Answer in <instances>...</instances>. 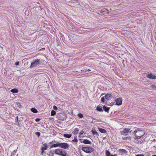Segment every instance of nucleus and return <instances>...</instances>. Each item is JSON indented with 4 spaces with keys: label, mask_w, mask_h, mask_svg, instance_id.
<instances>
[{
    "label": "nucleus",
    "mask_w": 156,
    "mask_h": 156,
    "mask_svg": "<svg viewBox=\"0 0 156 156\" xmlns=\"http://www.w3.org/2000/svg\"><path fill=\"white\" fill-rule=\"evenodd\" d=\"M133 134L134 135V138L136 140L144 138L147 134V133H146L145 131L142 128H135Z\"/></svg>",
    "instance_id": "nucleus-1"
},
{
    "label": "nucleus",
    "mask_w": 156,
    "mask_h": 156,
    "mask_svg": "<svg viewBox=\"0 0 156 156\" xmlns=\"http://www.w3.org/2000/svg\"><path fill=\"white\" fill-rule=\"evenodd\" d=\"M55 153L58 155L66 156V151L64 149H57L55 150Z\"/></svg>",
    "instance_id": "nucleus-2"
},
{
    "label": "nucleus",
    "mask_w": 156,
    "mask_h": 156,
    "mask_svg": "<svg viewBox=\"0 0 156 156\" xmlns=\"http://www.w3.org/2000/svg\"><path fill=\"white\" fill-rule=\"evenodd\" d=\"M81 150L86 153H90L93 152L94 149L93 148L89 147H84L81 148Z\"/></svg>",
    "instance_id": "nucleus-3"
},
{
    "label": "nucleus",
    "mask_w": 156,
    "mask_h": 156,
    "mask_svg": "<svg viewBox=\"0 0 156 156\" xmlns=\"http://www.w3.org/2000/svg\"><path fill=\"white\" fill-rule=\"evenodd\" d=\"M40 61V59H38L34 60L31 63V65L30 67V68H32L36 67L39 64Z\"/></svg>",
    "instance_id": "nucleus-4"
},
{
    "label": "nucleus",
    "mask_w": 156,
    "mask_h": 156,
    "mask_svg": "<svg viewBox=\"0 0 156 156\" xmlns=\"http://www.w3.org/2000/svg\"><path fill=\"white\" fill-rule=\"evenodd\" d=\"M69 147V145L66 143H60V147L62 148L68 149Z\"/></svg>",
    "instance_id": "nucleus-5"
},
{
    "label": "nucleus",
    "mask_w": 156,
    "mask_h": 156,
    "mask_svg": "<svg viewBox=\"0 0 156 156\" xmlns=\"http://www.w3.org/2000/svg\"><path fill=\"white\" fill-rule=\"evenodd\" d=\"M48 148V146L47 145V144L45 143L41 147V155H43V153L44 152V151L47 149Z\"/></svg>",
    "instance_id": "nucleus-6"
},
{
    "label": "nucleus",
    "mask_w": 156,
    "mask_h": 156,
    "mask_svg": "<svg viewBox=\"0 0 156 156\" xmlns=\"http://www.w3.org/2000/svg\"><path fill=\"white\" fill-rule=\"evenodd\" d=\"M116 104L118 106L121 105L122 104V100L120 98L116 99L115 100Z\"/></svg>",
    "instance_id": "nucleus-7"
},
{
    "label": "nucleus",
    "mask_w": 156,
    "mask_h": 156,
    "mask_svg": "<svg viewBox=\"0 0 156 156\" xmlns=\"http://www.w3.org/2000/svg\"><path fill=\"white\" fill-rule=\"evenodd\" d=\"M105 99L107 100H110L113 97L112 94H108L105 96Z\"/></svg>",
    "instance_id": "nucleus-8"
},
{
    "label": "nucleus",
    "mask_w": 156,
    "mask_h": 156,
    "mask_svg": "<svg viewBox=\"0 0 156 156\" xmlns=\"http://www.w3.org/2000/svg\"><path fill=\"white\" fill-rule=\"evenodd\" d=\"M131 130H130V129H129L128 128H125L124 129L123 131L122 132V135H124V133H130L131 132ZM125 135H126L125 134Z\"/></svg>",
    "instance_id": "nucleus-9"
},
{
    "label": "nucleus",
    "mask_w": 156,
    "mask_h": 156,
    "mask_svg": "<svg viewBox=\"0 0 156 156\" xmlns=\"http://www.w3.org/2000/svg\"><path fill=\"white\" fill-rule=\"evenodd\" d=\"M147 76L148 78L150 79H156V76H155L152 73H150L147 75Z\"/></svg>",
    "instance_id": "nucleus-10"
},
{
    "label": "nucleus",
    "mask_w": 156,
    "mask_h": 156,
    "mask_svg": "<svg viewBox=\"0 0 156 156\" xmlns=\"http://www.w3.org/2000/svg\"><path fill=\"white\" fill-rule=\"evenodd\" d=\"M108 9L104 8L102 9L101 11H100V13H102V15H104V14H106V13H108Z\"/></svg>",
    "instance_id": "nucleus-11"
},
{
    "label": "nucleus",
    "mask_w": 156,
    "mask_h": 156,
    "mask_svg": "<svg viewBox=\"0 0 156 156\" xmlns=\"http://www.w3.org/2000/svg\"><path fill=\"white\" fill-rule=\"evenodd\" d=\"M60 147V143L58 142H57L55 144H52L50 148L53 147Z\"/></svg>",
    "instance_id": "nucleus-12"
},
{
    "label": "nucleus",
    "mask_w": 156,
    "mask_h": 156,
    "mask_svg": "<svg viewBox=\"0 0 156 156\" xmlns=\"http://www.w3.org/2000/svg\"><path fill=\"white\" fill-rule=\"evenodd\" d=\"M81 143H83L86 144H90L91 143V142L90 141L87 139H84L83 140L81 141Z\"/></svg>",
    "instance_id": "nucleus-13"
},
{
    "label": "nucleus",
    "mask_w": 156,
    "mask_h": 156,
    "mask_svg": "<svg viewBox=\"0 0 156 156\" xmlns=\"http://www.w3.org/2000/svg\"><path fill=\"white\" fill-rule=\"evenodd\" d=\"M11 92L13 93H16L18 92V90L16 88H13L10 90Z\"/></svg>",
    "instance_id": "nucleus-14"
},
{
    "label": "nucleus",
    "mask_w": 156,
    "mask_h": 156,
    "mask_svg": "<svg viewBox=\"0 0 156 156\" xmlns=\"http://www.w3.org/2000/svg\"><path fill=\"white\" fill-rule=\"evenodd\" d=\"M98 129L99 131L101 133H105L106 132V130L104 129L99 128Z\"/></svg>",
    "instance_id": "nucleus-15"
},
{
    "label": "nucleus",
    "mask_w": 156,
    "mask_h": 156,
    "mask_svg": "<svg viewBox=\"0 0 156 156\" xmlns=\"http://www.w3.org/2000/svg\"><path fill=\"white\" fill-rule=\"evenodd\" d=\"M119 151L122 154H125L126 152V150L123 149H119Z\"/></svg>",
    "instance_id": "nucleus-16"
},
{
    "label": "nucleus",
    "mask_w": 156,
    "mask_h": 156,
    "mask_svg": "<svg viewBox=\"0 0 156 156\" xmlns=\"http://www.w3.org/2000/svg\"><path fill=\"white\" fill-rule=\"evenodd\" d=\"M103 109L106 112H108L109 110V108L105 106H104L103 107Z\"/></svg>",
    "instance_id": "nucleus-17"
},
{
    "label": "nucleus",
    "mask_w": 156,
    "mask_h": 156,
    "mask_svg": "<svg viewBox=\"0 0 156 156\" xmlns=\"http://www.w3.org/2000/svg\"><path fill=\"white\" fill-rule=\"evenodd\" d=\"M97 110L100 112H102L103 111V110L102 109V107L101 106H98L97 107Z\"/></svg>",
    "instance_id": "nucleus-18"
},
{
    "label": "nucleus",
    "mask_w": 156,
    "mask_h": 156,
    "mask_svg": "<svg viewBox=\"0 0 156 156\" xmlns=\"http://www.w3.org/2000/svg\"><path fill=\"white\" fill-rule=\"evenodd\" d=\"M79 129L78 128H76L73 131V133L75 135H76L78 132Z\"/></svg>",
    "instance_id": "nucleus-19"
},
{
    "label": "nucleus",
    "mask_w": 156,
    "mask_h": 156,
    "mask_svg": "<svg viewBox=\"0 0 156 156\" xmlns=\"http://www.w3.org/2000/svg\"><path fill=\"white\" fill-rule=\"evenodd\" d=\"M63 136L67 138H69L71 137L72 134H64Z\"/></svg>",
    "instance_id": "nucleus-20"
},
{
    "label": "nucleus",
    "mask_w": 156,
    "mask_h": 156,
    "mask_svg": "<svg viewBox=\"0 0 156 156\" xmlns=\"http://www.w3.org/2000/svg\"><path fill=\"white\" fill-rule=\"evenodd\" d=\"M91 132L93 135H95L96 136H98V132H96V131L92 130Z\"/></svg>",
    "instance_id": "nucleus-21"
},
{
    "label": "nucleus",
    "mask_w": 156,
    "mask_h": 156,
    "mask_svg": "<svg viewBox=\"0 0 156 156\" xmlns=\"http://www.w3.org/2000/svg\"><path fill=\"white\" fill-rule=\"evenodd\" d=\"M51 116H54L56 113V112L54 110H52L51 112Z\"/></svg>",
    "instance_id": "nucleus-22"
},
{
    "label": "nucleus",
    "mask_w": 156,
    "mask_h": 156,
    "mask_svg": "<svg viewBox=\"0 0 156 156\" xmlns=\"http://www.w3.org/2000/svg\"><path fill=\"white\" fill-rule=\"evenodd\" d=\"M31 111L34 113H37V110L35 108H32L31 109Z\"/></svg>",
    "instance_id": "nucleus-23"
},
{
    "label": "nucleus",
    "mask_w": 156,
    "mask_h": 156,
    "mask_svg": "<svg viewBox=\"0 0 156 156\" xmlns=\"http://www.w3.org/2000/svg\"><path fill=\"white\" fill-rule=\"evenodd\" d=\"M110 153L108 151H106V156H110Z\"/></svg>",
    "instance_id": "nucleus-24"
},
{
    "label": "nucleus",
    "mask_w": 156,
    "mask_h": 156,
    "mask_svg": "<svg viewBox=\"0 0 156 156\" xmlns=\"http://www.w3.org/2000/svg\"><path fill=\"white\" fill-rule=\"evenodd\" d=\"M78 116L80 118H82L83 117V115L81 113H79L78 114Z\"/></svg>",
    "instance_id": "nucleus-25"
},
{
    "label": "nucleus",
    "mask_w": 156,
    "mask_h": 156,
    "mask_svg": "<svg viewBox=\"0 0 156 156\" xmlns=\"http://www.w3.org/2000/svg\"><path fill=\"white\" fill-rule=\"evenodd\" d=\"M35 134L38 136H39L40 135V133L39 132H36L35 133Z\"/></svg>",
    "instance_id": "nucleus-26"
},
{
    "label": "nucleus",
    "mask_w": 156,
    "mask_h": 156,
    "mask_svg": "<svg viewBox=\"0 0 156 156\" xmlns=\"http://www.w3.org/2000/svg\"><path fill=\"white\" fill-rule=\"evenodd\" d=\"M74 140H72L73 141L75 142H78V140H77L76 138V137H74Z\"/></svg>",
    "instance_id": "nucleus-27"
},
{
    "label": "nucleus",
    "mask_w": 156,
    "mask_h": 156,
    "mask_svg": "<svg viewBox=\"0 0 156 156\" xmlns=\"http://www.w3.org/2000/svg\"><path fill=\"white\" fill-rule=\"evenodd\" d=\"M53 109L55 110H58V108L57 107L55 106V105H54L53 107Z\"/></svg>",
    "instance_id": "nucleus-28"
},
{
    "label": "nucleus",
    "mask_w": 156,
    "mask_h": 156,
    "mask_svg": "<svg viewBox=\"0 0 156 156\" xmlns=\"http://www.w3.org/2000/svg\"><path fill=\"white\" fill-rule=\"evenodd\" d=\"M101 101L102 102H104L105 101V98L104 97H102L101 98Z\"/></svg>",
    "instance_id": "nucleus-29"
},
{
    "label": "nucleus",
    "mask_w": 156,
    "mask_h": 156,
    "mask_svg": "<svg viewBox=\"0 0 156 156\" xmlns=\"http://www.w3.org/2000/svg\"><path fill=\"white\" fill-rule=\"evenodd\" d=\"M40 120V119L39 118H37L35 119V121L36 122H39Z\"/></svg>",
    "instance_id": "nucleus-30"
},
{
    "label": "nucleus",
    "mask_w": 156,
    "mask_h": 156,
    "mask_svg": "<svg viewBox=\"0 0 156 156\" xmlns=\"http://www.w3.org/2000/svg\"><path fill=\"white\" fill-rule=\"evenodd\" d=\"M87 72V70H82L80 72L81 73H83V72Z\"/></svg>",
    "instance_id": "nucleus-31"
},
{
    "label": "nucleus",
    "mask_w": 156,
    "mask_h": 156,
    "mask_svg": "<svg viewBox=\"0 0 156 156\" xmlns=\"http://www.w3.org/2000/svg\"><path fill=\"white\" fill-rule=\"evenodd\" d=\"M19 62H15V64L16 66H18L19 65Z\"/></svg>",
    "instance_id": "nucleus-32"
},
{
    "label": "nucleus",
    "mask_w": 156,
    "mask_h": 156,
    "mask_svg": "<svg viewBox=\"0 0 156 156\" xmlns=\"http://www.w3.org/2000/svg\"><path fill=\"white\" fill-rule=\"evenodd\" d=\"M136 156H144V155L143 154H137Z\"/></svg>",
    "instance_id": "nucleus-33"
},
{
    "label": "nucleus",
    "mask_w": 156,
    "mask_h": 156,
    "mask_svg": "<svg viewBox=\"0 0 156 156\" xmlns=\"http://www.w3.org/2000/svg\"><path fill=\"white\" fill-rule=\"evenodd\" d=\"M83 131H82V132H80V133H79V134H80V135H82V134H83Z\"/></svg>",
    "instance_id": "nucleus-34"
},
{
    "label": "nucleus",
    "mask_w": 156,
    "mask_h": 156,
    "mask_svg": "<svg viewBox=\"0 0 156 156\" xmlns=\"http://www.w3.org/2000/svg\"><path fill=\"white\" fill-rule=\"evenodd\" d=\"M152 87L153 88H156V87L154 85H153Z\"/></svg>",
    "instance_id": "nucleus-35"
},
{
    "label": "nucleus",
    "mask_w": 156,
    "mask_h": 156,
    "mask_svg": "<svg viewBox=\"0 0 156 156\" xmlns=\"http://www.w3.org/2000/svg\"><path fill=\"white\" fill-rule=\"evenodd\" d=\"M117 156V154H114V155H112L111 156Z\"/></svg>",
    "instance_id": "nucleus-36"
},
{
    "label": "nucleus",
    "mask_w": 156,
    "mask_h": 156,
    "mask_svg": "<svg viewBox=\"0 0 156 156\" xmlns=\"http://www.w3.org/2000/svg\"><path fill=\"white\" fill-rule=\"evenodd\" d=\"M52 141L53 143H56V141L55 140H53Z\"/></svg>",
    "instance_id": "nucleus-37"
},
{
    "label": "nucleus",
    "mask_w": 156,
    "mask_h": 156,
    "mask_svg": "<svg viewBox=\"0 0 156 156\" xmlns=\"http://www.w3.org/2000/svg\"><path fill=\"white\" fill-rule=\"evenodd\" d=\"M49 144H53L52 141H51V142H49Z\"/></svg>",
    "instance_id": "nucleus-38"
},
{
    "label": "nucleus",
    "mask_w": 156,
    "mask_h": 156,
    "mask_svg": "<svg viewBox=\"0 0 156 156\" xmlns=\"http://www.w3.org/2000/svg\"><path fill=\"white\" fill-rule=\"evenodd\" d=\"M91 71V70H90V69H88L87 70V72H89V71Z\"/></svg>",
    "instance_id": "nucleus-39"
},
{
    "label": "nucleus",
    "mask_w": 156,
    "mask_h": 156,
    "mask_svg": "<svg viewBox=\"0 0 156 156\" xmlns=\"http://www.w3.org/2000/svg\"><path fill=\"white\" fill-rule=\"evenodd\" d=\"M77 72V73H79L80 72H78L77 71H76V72H75V71H74L73 72Z\"/></svg>",
    "instance_id": "nucleus-40"
},
{
    "label": "nucleus",
    "mask_w": 156,
    "mask_h": 156,
    "mask_svg": "<svg viewBox=\"0 0 156 156\" xmlns=\"http://www.w3.org/2000/svg\"><path fill=\"white\" fill-rule=\"evenodd\" d=\"M152 156H156V155H153Z\"/></svg>",
    "instance_id": "nucleus-41"
},
{
    "label": "nucleus",
    "mask_w": 156,
    "mask_h": 156,
    "mask_svg": "<svg viewBox=\"0 0 156 156\" xmlns=\"http://www.w3.org/2000/svg\"><path fill=\"white\" fill-rule=\"evenodd\" d=\"M143 141H142V142H140V143H143Z\"/></svg>",
    "instance_id": "nucleus-42"
}]
</instances>
